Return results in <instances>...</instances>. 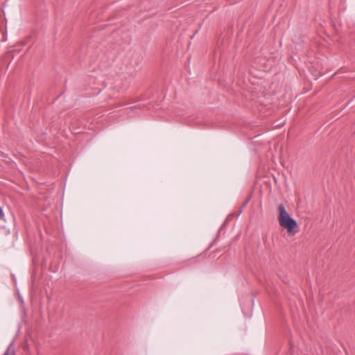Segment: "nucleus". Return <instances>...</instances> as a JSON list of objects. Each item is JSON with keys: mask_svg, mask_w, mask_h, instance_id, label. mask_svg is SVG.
I'll return each mask as SVG.
<instances>
[{"mask_svg": "<svg viewBox=\"0 0 355 355\" xmlns=\"http://www.w3.org/2000/svg\"><path fill=\"white\" fill-rule=\"evenodd\" d=\"M278 209L279 211L278 216V222L280 226L286 228L287 232L289 234H291L297 227V223L296 220L288 214L283 204L279 205Z\"/></svg>", "mask_w": 355, "mask_h": 355, "instance_id": "1", "label": "nucleus"}, {"mask_svg": "<svg viewBox=\"0 0 355 355\" xmlns=\"http://www.w3.org/2000/svg\"><path fill=\"white\" fill-rule=\"evenodd\" d=\"M15 352L12 343H10L3 355H15Z\"/></svg>", "mask_w": 355, "mask_h": 355, "instance_id": "2", "label": "nucleus"}, {"mask_svg": "<svg viewBox=\"0 0 355 355\" xmlns=\"http://www.w3.org/2000/svg\"><path fill=\"white\" fill-rule=\"evenodd\" d=\"M0 220H5V214L3 209L0 207Z\"/></svg>", "mask_w": 355, "mask_h": 355, "instance_id": "3", "label": "nucleus"}, {"mask_svg": "<svg viewBox=\"0 0 355 355\" xmlns=\"http://www.w3.org/2000/svg\"><path fill=\"white\" fill-rule=\"evenodd\" d=\"M248 200H247L243 203V207H245V206L248 204Z\"/></svg>", "mask_w": 355, "mask_h": 355, "instance_id": "4", "label": "nucleus"}]
</instances>
